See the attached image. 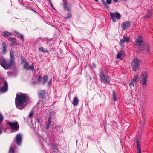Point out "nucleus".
Segmentation results:
<instances>
[{
	"mask_svg": "<svg viewBox=\"0 0 153 153\" xmlns=\"http://www.w3.org/2000/svg\"><path fill=\"white\" fill-rule=\"evenodd\" d=\"M2 45L3 46L2 48V52L4 54H5L6 52V45L5 43H3Z\"/></svg>",
	"mask_w": 153,
	"mask_h": 153,
	"instance_id": "obj_18",
	"label": "nucleus"
},
{
	"mask_svg": "<svg viewBox=\"0 0 153 153\" xmlns=\"http://www.w3.org/2000/svg\"><path fill=\"white\" fill-rule=\"evenodd\" d=\"M22 135L21 134H18L16 137V140L17 142V144L18 145H20L22 142Z\"/></svg>",
	"mask_w": 153,
	"mask_h": 153,
	"instance_id": "obj_14",
	"label": "nucleus"
},
{
	"mask_svg": "<svg viewBox=\"0 0 153 153\" xmlns=\"http://www.w3.org/2000/svg\"><path fill=\"white\" fill-rule=\"evenodd\" d=\"M113 97L114 100L115 101L116 100L117 98L115 95V92L114 91H113Z\"/></svg>",
	"mask_w": 153,
	"mask_h": 153,
	"instance_id": "obj_30",
	"label": "nucleus"
},
{
	"mask_svg": "<svg viewBox=\"0 0 153 153\" xmlns=\"http://www.w3.org/2000/svg\"><path fill=\"white\" fill-rule=\"evenodd\" d=\"M64 4V8L65 10L69 11L71 9V4L68 3L66 0H63Z\"/></svg>",
	"mask_w": 153,
	"mask_h": 153,
	"instance_id": "obj_10",
	"label": "nucleus"
},
{
	"mask_svg": "<svg viewBox=\"0 0 153 153\" xmlns=\"http://www.w3.org/2000/svg\"><path fill=\"white\" fill-rule=\"evenodd\" d=\"M8 39L9 40H10V41H11L13 42V41H14L15 39L13 38L9 37L8 38Z\"/></svg>",
	"mask_w": 153,
	"mask_h": 153,
	"instance_id": "obj_35",
	"label": "nucleus"
},
{
	"mask_svg": "<svg viewBox=\"0 0 153 153\" xmlns=\"http://www.w3.org/2000/svg\"><path fill=\"white\" fill-rule=\"evenodd\" d=\"M129 39L128 37H126V36H123V39L120 40V44L122 47H123V43L125 42L128 43L129 42Z\"/></svg>",
	"mask_w": 153,
	"mask_h": 153,
	"instance_id": "obj_11",
	"label": "nucleus"
},
{
	"mask_svg": "<svg viewBox=\"0 0 153 153\" xmlns=\"http://www.w3.org/2000/svg\"><path fill=\"white\" fill-rule=\"evenodd\" d=\"M42 102L43 101L42 100H40L38 102V103H42Z\"/></svg>",
	"mask_w": 153,
	"mask_h": 153,
	"instance_id": "obj_41",
	"label": "nucleus"
},
{
	"mask_svg": "<svg viewBox=\"0 0 153 153\" xmlns=\"http://www.w3.org/2000/svg\"><path fill=\"white\" fill-rule=\"evenodd\" d=\"M13 143L11 145V147L10 148L9 153H14V151L13 148H15L16 146Z\"/></svg>",
	"mask_w": 153,
	"mask_h": 153,
	"instance_id": "obj_21",
	"label": "nucleus"
},
{
	"mask_svg": "<svg viewBox=\"0 0 153 153\" xmlns=\"http://www.w3.org/2000/svg\"><path fill=\"white\" fill-rule=\"evenodd\" d=\"M137 149L138 151V153H141L140 146L139 144V140L137 139Z\"/></svg>",
	"mask_w": 153,
	"mask_h": 153,
	"instance_id": "obj_20",
	"label": "nucleus"
},
{
	"mask_svg": "<svg viewBox=\"0 0 153 153\" xmlns=\"http://www.w3.org/2000/svg\"><path fill=\"white\" fill-rule=\"evenodd\" d=\"M96 2H97L98 1V0H94Z\"/></svg>",
	"mask_w": 153,
	"mask_h": 153,
	"instance_id": "obj_50",
	"label": "nucleus"
},
{
	"mask_svg": "<svg viewBox=\"0 0 153 153\" xmlns=\"http://www.w3.org/2000/svg\"><path fill=\"white\" fill-rule=\"evenodd\" d=\"M151 16V14H147L145 15V18H148L149 17Z\"/></svg>",
	"mask_w": 153,
	"mask_h": 153,
	"instance_id": "obj_38",
	"label": "nucleus"
},
{
	"mask_svg": "<svg viewBox=\"0 0 153 153\" xmlns=\"http://www.w3.org/2000/svg\"><path fill=\"white\" fill-rule=\"evenodd\" d=\"M51 116H50L48 120V122L47 123V124H46V128L47 129H48L49 127L50 126L51 124Z\"/></svg>",
	"mask_w": 153,
	"mask_h": 153,
	"instance_id": "obj_19",
	"label": "nucleus"
},
{
	"mask_svg": "<svg viewBox=\"0 0 153 153\" xmlns=\"http://www.w3.org/2000/svg\"><path fill=\"white\" fill-rule=\"evenodd\" d=\"M50 4H51V7H52L53 8V4H52V3H51V0H50Z\"/></svg>",
	"mask_w": 153,
	"mask_h": 153,
	"instance_id": "obj_45",
	"label": "nucleus"
},
{
	"mask_svg": "<svg viewBox=\"0 0 153 153\" xmlns=\"http://www.w3.org/2000/svg\"><path fill=\"white\" fill-rule=\"evenodd\" d=\"M102 2L103 4H105L106 3V2L103 0H102Z\"/></svg>",
	"mask_w": 153,
	"mask_h": 153,
	"instance_id": "obj_44",
	"label": "nucleus"
},
{
	"mask_svg": "<svg viewBox=\"0 0 153 153\" xmlns=\"http://www.w3.org/2000/svg\"><path fill=\"white\" fill-rule=\"evenodd\" d=\"M42 79V77L41 76H39L38 77V80L37 82L38 83H40V82L41 81Z\"/></svg>",
	"mask_w": 153,
	"mask_h": 153,
	"instance_id": "obj_34",
	"label": "nucleus"
},
{
	"mask_svg": "<svg viewBox=\"0 0 153 153\" xmlns=\"http://www.w3.org/2000/svg\"><path fill=\"white\" fill-rule=\"evenodd\" d=\"M147 11L149 14H151V11L149 9H148Z\"/></svg>",
	"mask_w": 153,
	"mask_h": 153,
	"instance_id": "obj_39",
	"label": "nucleus"
},
{
	"mask_svg": "<svg viewBox=\"0 0 153 153\" xmlns=\"http://www.w3.org/2000/svg\"><path fill=\"white\" fill-rule=\"evenodd\" d=\"M48 76H45L43 78V84L45 85L47 82L48 80Z\"/></svg>",
	"mask_w": 153,
	"mask_h": 153,
	"instance_id": "obj_25",
	"label": "nucleus"
},
{
	"mask_svg": "<svg viewBox=\"0 0 153 153\" xmlns=\"http://www.w3.org/2000/svg\"><path fill=\"white\" fill-rule=\"evenodd\" d=\"M111 0H107L106 1L107 3L108 4H110L111 3Z\"/></svg>",
	"mask_w": 153,
	"mask_h": 153,
	"instance_id": "obj_37",
	"label": "nucleus"
},
{
	"mask_svg": "<svg viewBox=\"0 0 153 153\" xmlns=\"http://www.w3.org/2000/svg\"><path fill=\"white\" fill-rule=\"evenodd\" d=\"M130 22L128 21L123 22L121 25L122 28L125 30L128 28L130 26Z\"/></svg>",
	"mask_w": 153,
	"mask_h": 153,
	"instance_id": "obj_12",
	"label": "nucleus"
},
{
	"mask_svg": "<svg viewBox=\"0 0 153 153\" xmlns=\"http://www.w3.org/2000/svg\"><path fill=\"white\" fill-rule=\"evenodd\" d=\"M7 124L9 125L10 127L13 130H18L19 128V125L18 123L17 122H11L8 121L7 122Z\"/></svg>",
	"mask_w": 153,
	"mask_h": 153,
	"instance_id": "obj_7",
	"label": "nucleus"
},
{
	"mask_svg": "<svg viewBox=\"0 0 153 153\" xmlns=\"http://www.w3.org/2000/svg\"><path fill=\"white\" fill-rule=\"evenodd\" d=\"M33 111H31L30 113L29 116L28 117L30 118H31L32 116L33 115Z\"/></svg>",
	"mask_w": 153,
	"mask_h": 153,
	"instance_id": "obj_29",
	"label": "nucleus"
},
{
	"mask_svg": "<svg viewBox=\"0 0 153 153\" xmlns=\"http://www.w3.org/2000/svg\"><path fill=\"white\" fill-rule=\"evenodd\" d=\"M23 62H24V68L25 70H28L30 69L31 70L34 69V67L33 64H32L30 67H29L28 62L27 61H23Z\"/></svg>",
	"mask_w": 153,
	"mask_h": 153,
	"instance_id": "obj_9",
	"label": "nucleus"
},
{
	"mask_svg": "<svg viewBox=\"0 0 153 153\" xmlns=\"http://www.w3.org/2000/svg\"><path fill=\"white\" fill-rule=\"evenodd\" d=\"M39 96L40 98H44L45 97V90H39L38 92Z\"/></svg>",
	"mask_w": 153,
	"mask_h": 153,
	"instance_id": "obj_16",
	"label": "nucleus"
},
{
	"mask_svg": "<svg viewBox=\"0 0 153 153\" xmlns=\"http://www.w3.org/2000/svg\"><path fill=\"white\" fill-rule=\"evenodd\" d=\"M4 83L3 87H0V92L4 93L7 91L8 89V84L7 82L3 79H1Z\"/></svg>",
	"mask_w": 153,
	"mask_h": 153,
	"instance_id": "obj_8",
	"label": "nucleus"
},
{
	"mask_svg": "<svg viewBox=\"0 0 153 153\" xmlns=\"http://www.w3.org/2000/svg\"><path fill=\"white\" fill-rule=\"evenodd\" d=\"M143 41L142 40V37L140 36L138 37L136 39L135 43L136 45L138 46H140L142 45Z\"/></svg>",
	"mask_w": 153,
	"mask_h": 153,
	"instance_id": "obj_13",
	"label": "nucleus"
},
{
	"mask_svg": "<svg viewBox=\"0 0 153 153\" xmlns=\"http://www.w3.org/2000/svg\"><path fill=\"white\" fill-rule=\"evenodd\" d=\"M125 55V53L123 51H121L118 53L117 55V58L120 59H122V58L124 57Z\"/></svg>",
	"mask_w": 153,
	"mask_h": 153,
	"instance_id": "obj_15",
	"label": "nucleus"
},
{
	"mask_svg": "<svg viewBox=\"0 0 153 153\" xmlns=\"http://www.w3.org/2000/svg\"><path fill=\"white\" fill-rule=\"evenodd\" d=\"M28 99V97L26 94L19 93L16 94L15 98L16 107L18 109H22L27 104Z\"/></svg>",
	"mask_w": 153,
	"mask_h": 153,
	"instance_id": "obj_1",
	"label": "nucleus"
},
{
	"mask_svg": "<svg viewBox=\"0 0 153 153\" xmlns=\"http://www.w3.org/2000/svg\"><path fill=\"white\" fill-rule=\"evenodd\" d=\"M15 32L17 35H19V32L17 31H15Z\"/></svg>",
	"mask_w": 153,
	"mask_h": 153,
	"instance_id": "obj_46",
	"label": "nucleus"
},
{
	"mask_svg": "<svg viewBox=\"0 0 153 153\" xmlns=\"http://www.w3.org/2000/svg\"><path fill=\"white\" fill-rule=\"evenodd\" d=\"M71 16V14L70 13H68L66 17L65 18V19H67L70 18Z\"/></svg>",
	"mask_w": 153,
	"mask_h": 153,
	"instance_id": "obj_28",
	"label": "nucleus"
},
{
	"mask_svg": "<svg viewBox=\"0 0 153 153\" xmlns=\"http://www.w3.org/2000/svg\"><path fill=\"white\" fill-rule=\"evenodd\" d=\"M148 76V73L146 71L143 72L141 75V81L142 82V85L143 87L147 85V79Z\"/></svg>",
	"mask_w": 153,
	"mask_h": 153,
	"instance_id": "obj_3",
	"label": "nucleus"
},
{
	"mask_svg": "<svg viewBox=\"0 0 153 153\" xmlns=\"http://www.w3.org/2000/svg\"><path fill=\"white\" fill-rule=\"evenodd\" d=\"M57 148V146L55 145V146H53V148L54 149H56Z\"/></svg>",
	"mask_w": 153,
	"mask_h": 153,
	"instance_id": "obj_43",
	"label": "nucleus"
},
{
	"mask_svg": "<svg viewBox=\"0 0 153 153\" xmlns=\"http://www.w3.org/2000/svg\"><path fill=\"white\" fill-rule=\"evenodd\" d=\"M39 49L43 53H48V51L47 49H44L43 47H41L39 48Z\"/></svg>",
	"mask_w": 153,
	"mask_h": 153,
	"instance_id": "obj_23",
	"label": "nucleus"
},
{
	"mask_svg": "<svg viewBox=\"0 0 153 153\" xmlns=\"http://www.w3.org/2000/svg\"><path fill=\"white\" fill-rule=\"evenodd\" d=\"M113 1L115 2H117L118 1V0H113Z\"/></svg>",
	"mask_w": 153,
	"mask_h": 153,
	"instance_id": "obj_49",
	"label": "nucleus"
},
{
	"mask_svg": "<svg viewBox=\"0 0 153 153\" xmlns=\"http://www.w3.org/2000/svg\"><path fill=\"white\" fill-rule=\"evenodd\" d=\"M138 76L137 75H135L133 79H132L133 80H134V81H135L136 82H137L138 81Z\"/></svg>",
	"mask_w": 153,
	"mask_h": 153,
	"instance_id": "obj_27",
	"label": "nucleus"
},
{
	"mask_svg": "<svg viewBox=\"0 0 153 153\" xmlns=\"http://www.w3.org/2000/svg\"><path fill=\"white\" fill-rule=\"evenodd\" d=\"M139 60L137 58H134L132 61L131 63V67L134 71H136L138 69L140 64L139 63Z\"/></svg>",
	"mask_w": 153,
	"mask_h": 153,
	"instance_id": "obj_5",
	"label": "nucleus"
},
{
	"mask_svg": "<svg viewBox=\"0 0 153 153\" xmlns=\"http://www.w3.org/2000/svg\"><path fill=\"white\" fill-rule=\"evenodd\" d=\"M10 59L9 61L7 60L4 58L0 59V64L5 69H8L13 65L14 59L12 50L10 51Z\"/></svg>",
	"mask_w": 153,
	"mask_h": 153,
	"instance_id": "obj_2",
	"label": "nucleus"
},
{
	"mask_svg": "<svg viewBox=\"0 0 153 153\" xmlns=\"http://www.w3.org/2000/svg\"><path fill=\"white\" fill-rule=\"evenodd\" d=\"M137 83V82H136L135 81H134V80H133L132 79L129 84V86L131 87V86L134 87V85L136 84Z\"/></svg>",
	"mask_w": 153,
	"mask_h": 153,
	"instance_id": "obj_24",
	"label": "nucleus"
},
{
	"mask_svg": "<svg viewBox=\"0 0 153 153\" xmlns=\"http://www.w3.org/2000/svg\"><path fill=\"white\" fill-rule=\"evenodd\" d=\"M147 51L148 53H150V50L149 46L148 45L147 47Z\"/></svg>",
	"mask_w": 153,
	"mask_h": 153,
	"instance_id": "obj_32",
	"label": "nucleus"
},
{
	"mask_svg": "<svg viewBox=\"0 0 153 153\" xmlns=\"http://www.w3.org/2000/svg\"><path fill=\"white\" fill-rule=\"evenodd\" d=\"M103 5L105 6V8H108V6L107 4L106 3H105V4H104Z\"/></svg>",
	"mask_w": 153,
	"mask_h": 153,
	"instance_id": "obj_40",
	"label": "nucleus"
},
{
	"mask_svg": "<svg viewBox=\"0 0 153 153\" xmlns=\"http://www.w3.org/2000/svg\"><path fill=\"white\" fill-rule=\"evenodd\" d=\"M100 76L101 82L105 84L109 83V77L104 74L102 69H101L100 71Z\"/></svg>",
	"mask_w": 153,
	"mask_h": 153,
	"instance_id": "obj_4",
	"label": "nucleus"
},
{
	"mask_svg": "<svg viewBox=\"0 0 153 153\" xmlns=\"http://www.w3.org/2000/svg\"><path fill=\"white\" fill-rule=\"evenodd\" d=\"M145 48L144 47H142V48H139V51L140 52L143 51L145 50Z\"/></svg>",
	"mask_w": 153,
	"mask_h": 153,
	"instance_id": "obj_31",
	"label": "nucleus"
},
{
	"mask_svg": "<svg viewBox=\"0 0 153 153\" xmlns=\"http://www.w3.org/2000/svg\"><path fill=\"white\" fill-rule=\"evenodd\" d=\"M110 15L111 19L114 22H116L115 18L117 19H119L121 17V16L118 12H116L114 13L110 12Z\"/></svg>",
	"mask_w": 153,
	"mask_h": 153,
	"instance_id": "obj_6",
	"label": "nucleus"
},
{
	"mask_svg": "<svg viewBox=\"0 0 153 153\" xmlns=\"http://www.w3.org/2000/svg\"><path fill=\"white\" fill-rule=\"evenodd\" d=\"M52 79H51L48 82V87L50 86L51 85L52 83Z\"/></svg>",
	"mask_w": 153,
	"mask_h": 153,
	"instance_id": "obj_33",
	"label": "nucleus"
},
{
	"mask_svg": "<svg viewBox=\"0 0 153 153\" xmlns=\"http://www.w3.org/2000/svg\"><path fill=\"white\" fill-rule=\"evenodd\" d=\"M20 38L22 40H24V36L22 34H20Z\"/></svg>",
	"mask_w": 153,
	"mask_h": 153,
	"instance_id": "obj_36",
	"label": "nucleus"
},
{
	"mask_svg": "<svg viewBox=\"0 0 153 153\" xmlns=\"http://www.w3.org/2000/svg\"><path fill=\"white\" fill-rule=\"evenodd\" d=\"M37 121L38 123H40V120H39V119H38H38H37Z\"/></svg>",
	"mask_w": 153,
	"mask_h": 153,
	"instance_id": "obj_48",
	"label": "nucleus"
},
{
	"mask_svg": "<svg viewBox=\"0 0 153 153\" xmlns=\"http://www.w3.org/2000/svg\"><path fill=\"white\" fill-rule=\"evenodd\" d=\"M43 39L42 38H39L37 39V41H39L40 40H42Z\"/></svg>",
	"mask_w": 153,
	"mask_h": 153,
	"instance_id": "obj_42",
	"label": "nucleus"
},
{
	"mask_svg": "<svg viewBox=\"0 0 153 153\" xmlns=\"http://www.w3.org/2000/svg\"><path fill=\"white\" fill-rule=\"evenodd\" d=\"M3 36L4 37H6V36H10L11 35V33L10 32H8L7 31H5L3 33Z\"/></svg>",
	"mask_w": 153,
	"mask_h": 153,
	"instance_id": "obj_22",
	"label": "nucleus"
},
{
	"mask_svg": "<svg viewBox=\"0 0 153 153\" xmlns=\"http://www.w3.org/2000/svg\"><path fill=\"white\" fill-rule=\"evenodd\" d=\"M92 67L94 68H95L96 67V65L95 64H92Z\"/></svg>",
	"mask_w": 153,
	"mask_h": 153,
	"instance_id": "obj_47",
	"label": "nucleus"
},
{
	"mask_svg": "<svg viewBox=\"0 0 153 153\" xmlns=\"http://www.w3.org/2000/svg\"><path fill=\"white\" fill-rule=\"evenodd\" d=\"M78 103V100L77 98L76 97H75L74 98L72 104H73L74 106H76L77 105Z\"/></svg>",
	"mask_w": 153,
	"mask_h": 153,
	"instance_id": "obj_17",
	"label": "nucleus"
},
{
	"mask_svg": "<svg viewBox=\"0 0 153 153\" xmlns=\"http://www.w3.org/2000/svg\"><path fill=\"white\" fill-rule=\"evenodd\" d=\"M3 120V117L2 115L1 114L0 112V123H1ZM2 132V131L0 129V134H1Z\"/></svg>",
	"mask_w": 153,
	"mask_h": 153,
	"instance_id": "obj_26",
	"label": "nucleus"
}]
</instances>
